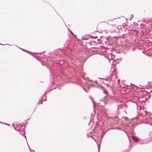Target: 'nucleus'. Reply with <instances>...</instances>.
Wrapping results in <instances>:
<instances>
[{
    "label": "nucleus",
    "mask_w": 152,
    "mask_h": 152,
    "mask_svg": "<svg viewBox=\"0 0 152 152\" xmlns=\"http://www.w3.org/2000/svg\"><path fill=\"white\" fill-rule=\"evenodd\" d=\"M132 137L133 139L134 140H135L136 142L138 141L139 140V139L137 138L136 136H132Z\"/></svg>",
    "instance_id": "obj_1"
},
{
    "label": "nucleus",
    "mask_w": 152,
    "mask_h": 152,
    "mask_svg": "<svg viewBox=\"0 0 152 152\" xmlns=\"http://www.w3.org/2000/svg\"><path fill=\"white\" fill-rule=\"evenodd\" d=\"M104 93L105 94H106L107 95V90L104 91Z\"/></svg>",
    "instance_id": "obj_2"
},
{
    "label": "nucleus",
    "mask_w": 152,
    "mask_h": 152,
    "mask_svg": "<svg viewBox=\"0 0 152 152\" xmlns=\"http://www.w3.org/2000/svg\"><path fill=\"white\" fill-rule=\"evenodd\" d=\"M91 38H92V36H91Z\"/></svg>",
    "instance_id": "obj_3"
}]
</instances>
